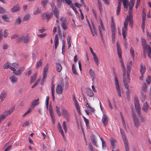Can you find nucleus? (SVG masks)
<instances>
[{
	"instance_id": "1",
	"label": "nucleus",
	"mask_w": 151,
	"mask_h": 151,
	"mask_svg": "<svg viewBox=\"0 0 151 151\" xmlns=\"http://www.w3.org/2000/svg\"><path fill=\"white\" fill-rule=\"evenodd\" d=\"M135 0H131L129 3V16H127L124 24V27L122 29V35L123 38L124 39L126 37L127 30V27L128 22H129V25L132 27L133 25V20L132 19L133 15L132 9L134 5Z\"/></svg>"
},
{
	"instance_id": "2",
	"label": "nucleus",
	"mask_w": 151,
	"mask_h": 151,
	"mask_svg": "<svg viewBox=\"0 0 151 151\" xmlns=\"http://www.w3.org/2000/svg\"><path fill=\"white\" fill-rule=\"evenodd\" d=\"M132 65V62L130 61L128 63L127 65V72L126 73V70L125 73L124 75L123 73V81L125 87L128 90H129V86L128 83H129V77L130 76V71L131 69V66Z\"/></svg>"
},
{
	"instance_id": "3",
	"label": "nucleus",
	"mask_w": 151,
	"mask_h": 151,
	"mask_svg": "<svg viewBox=\"0 0 151 151\" xmlns=\"http://www.w3.org/2000/svg\"><path fill=\"white\" fill-rule=\"evenodd\" d=\"M122 0H119L118 1L117 9L116 11V14L117 15L119 14L120 12ZM128 1L127 0H122L124 10L126 11L127 10L128 6H129V3L130 2V1L129 2H128Z\"/></svg>"
},
{
	"instance_id": "4",
	"label": "nucleus",
	"mask_w": 151,
	"mask_h": 151,
	"mask_svg": "<svg viewBox=\"0 0 151 151\" xmlns=\"http://www.w3.org/2000/svg\"><path fill=\"white\" fill-rule=\"evenodd\" d=\"M116 45L117 47V52L118 57L119 58V61L121 63V66L123 71V73L124 74L125 73V67L124 66V64L123 62V60L121 55V50L120 47L119 46V44L118 42L116 43Z\"/></svg>"
},
{
	"instance_id": "5",
	"label": "nucleus",
	"mask_w": 151,
	"mask_h": 151,
	"mask_svg": "<svg viewBox=\"0 0 151 151\" xmlns=\"http://www.w3.org/2000/svg\"><path fill=\"white\" fill-rule=\"evenodd\" d=\"M120 132L122 135L123 141L125 145V147L126 151H129V148L128 145L127 140L124 134V132L123 129H120Z\"/></svg>"
},
{
	"instance_id": "6",
	"label": "nucleus",
	"mask_w": 151,
	"mask_h": 151,
	"mask_svg": "<svg viewBox=\"0 0 151 151\" xmlns=\"http://www.w3.org/2000/svg\"><path fill=\"white\" fill-rule=\"evenodd\" d=\"M24 70L25 68L23 67L19 68L17 70H16L14 68H11V70L13 71V74L17 76H20L21 75Z\"/></svg>"
},
{
	"instance_id": "7",
	"label": "nucleus",
	"mask_w": 151,
	"mask_h": 151,
	"mask_svg": "<svg viewBox=\"0 0 151 151\" xmlns=\"http://www.w3.org/2000/svg\"><path fill=\"white\" fill-rule=\"evenodd\" d=\"M115 85L116 86V89L117 93L119 97H121V90L118 81L117 79V76L115 75Z\"/></svg>"
},
{
	"instance_id": "8",
	"label": "nucleus",
	"mask_w": 151,
	"mask_h": 151,
	"mask_svg": "<svg viewBox=\"0 0 151 151\" xmlns=\"http://www.w3.org/2000/svg\"><path fill=\"white\" fill-rule=\"evenodd\" d=\"M134 104L136 111L138 116H139L141 114V110L138 100L137 99H135Z\"/></svg>"
},
{
	"instance_id": "9",
	"label": "nucleus",
	"mask_w": 151,
	"mask_h": 151,
	"mask_svg": "<svg viewBox=\"0 0 151 151\" xmlns=\"http://www.w3.org/2000/svg\"><path fill=\"white\" fill-rule=\"evenodd\" d=\"M133 119L134 126L137 128H138L140 125L139 119L134 114L133 115Z\"/></svg>"
},
{
	"instance_id": "10",
	"label": "nucleus",
	"mask_w": 151,
	"mask_h": 151,
	"mask_svg": "<svg viewBox=\"0 0 151 151\" xmlns=\"http://www.w3.org/2000/svg\"><path fill=\"white\" fill-rule=\"evenodd\" d=\"M51 6L52 10L54 15L57 18H58L59 17V14L58 9L53 4L52 5L51 4Z\"/></svg>"
},
{
	"instance_id": "11",
	"label": "nucleus",
	"mask_w": 151,
	"mask_h": 151,
	"mask_svg": "<svg viewBox=\"0 0 151 151\" xmlns=\"http://www.w3.org/2000/svg\"><path fill=\"white\" fill-rule=\"evenodd\" d=\"M100 25L99 26V30L100 32V34L101 38L102 37L103 35V31L105 30V29L104 27V25L103 24L102 22L101 19L99 20Z\"/></svg>"
},
{
	"instance_id": "12",
	"label": "nucleus",
	"mask_w": 151,
	"mask_h": 151,
	"mask_svg": "<svg viewBox=\"0 0 151 151\" xmlns=\"http://www.w3.org/2000/svg\"><path fill=\"white\" fill-rule=\"evenodd\" d=\"M61 109L63 116L65 119H66L68 121L69 119V114L67 110L63 107H62Z\"/></svg>"
},
{
	"instance_id": "13",
	"label": "nucleus",
	"mask_w": 151,
	"mask_h": 151,
	"mask_svg": "<svg viewBox=\"0 0 151 151\" xmlns=\"http://www.w3.org/2000/svg\"><path fill=\"white\" fill-rule=\"evenodd\" d=\"M48 69V64H47L45 65L44 69L43 71V81L45 80V79L46 78Z\"/></svg>"
},
{
	"instance_id": "14",
	"label": "nucleus",
	"mask_w": 151,
	"mask_h": 151,
	"mask_svg": "<svg viewBox=\"0 0 151 151\" xmlns=\"http://www.w3.org/2000/svg\"><path fill=\"white\" fill-rule=\"evenodd\" d=\"M102 122L104 126H106L108 124V118L105 114H103V115L102 118Z\"/></svg>"
},
{
	"instance_id": "15",
	"label": "nucleus",
	"mask_w": 151,
	"mask_h": 151,
	"mask_svg": "<svg viewBox=\"0 0 151 151\" xmlns=\"http://www.w3.org/2000/svg\"><path fill=\"white\" fill-rule=\"evenodd\" d=\"M73 100L74 103V105L76 110L79 113H80V109L79 106L78 102L77 100L75 98L74 96H73Z\"/></svg>"
},
{
	"instance_id": "16",
	"label": "nucleus",
	"mask_w": 151,
	"mask_h": 151,
	"mask_svg": "<svg viewBox=\"0 0 151 151\" xmlns=\"http://www.w3.org/2000/svg\"><path fill=\"white\" fill-rule=\"evenodd\" d=\"M84 100H85V103H86V106L88 110L91 111V112H94L95 111L94 109L91 108V107L90 106L89 104L88 103V102L87 99L85 98H84Z\"/></svg>"
},
{
	"instance_id": "17",
	"label": "nucleus",
	"mask_w": 151,
	"mask_h": 151,
	"mask_svg": "<svg viewBox=\"0 0 151 151\" xmlns=\"http://www.w3.org/2000/svg\"><path fill=\"white\" fill-rule=\"evenodd\" d=\"M63 88L61 85L58 84L56 88V93L59 94H61L63 93Z\"/></svg>"
},
{
	"instance_id": "18",
	"label": "nucleus",
	"mask_w": 151,
	"mask_h": 151,
	"mask_svg": "<svg viewBox=\"0 0 151 151\" xmlns=\"http://www.w3.org/2000/svg\"><path fill=\"white\" fill-rule=\"evenodd\" d=\"M7 93L5 91H3L1 93L0 95V99L1 101H3L4 99L6 97Z\"/></svg>"
},
{
	"instance_id": "19",
	"label": "nucleus",
	"mask_w": 151,
	"mask_h": 151,
	"mask_svg": "<svg viewBox=\"0 0 151 151\" xmlns=\"http://www.w3.org/2000/svg\"><path fill=\"white\" fill-rule=\"evenodd\" d=\"M146 20V14L143 12L142 14V28L143 30H144L145 28V23Z\"/></svg>"
},
{
	"instance_id": "20",
	"label": "nucleus",
	"mask_w": 151,
	"mask_h": 151,
	"mask_svg": "<svg viewBox=\"0 0 151 151\" xmlns=\"http://www.w3.org/2000/svg\"><path fill=\"white\" fill-rule=\"evenodd\" d=\"M142 45L143 47V49L144 50H146L147 49V48H149V45H148L146 44V40L143 38L142 39Z\"/></svg>"
},
{
	"instance_id": "21",
	"label": "nucleus",
	"mask_w": 151,
	"mask_h": 151,
	"mask_svg": "<svg viewBox=\"0 0 151 151\" xmlns=\"http://www.w3.org/2000/svg\"><path fill=\"white\" fill-rule=\"evenodd\" d=\"M55 68L56 70L58 73H60L62 69L61 64L58 63H55Z\"/></svg>"
},
{
	"instance_id": "22",
	"label": "nucleus",
	"mask_w": 151,
	"mask_h": 151,
	"mask_svg": "<svg viewBox=\"0 0 151 151\" xmlns=\"http://www.w3.org/2000/svg\"><path fill=\"white\" fill-rule=\"evenodd\" d=\"M89 73L93 81H94L96 78V75L94 72L91 69H90L89 71Z\"/></svg>"
},
{
	"instance_id": "23",
	"label": "nucleus",
	"mask_w": 151,
	"mask_h": 151,
	"mask_svg": "<svg viewBox=\"0 0 151 151\" xmlns=\"http://www.w3.org/2000/svg\"><path fill=\"white\" fill-rule=\"evenodd\" d=\"M86 94L88 96L90 97H92L94 95V93L93 91L90 88H86Z\"/></svg>"
},
{
	"instance_id": "24",
	"label": "nucleus",
	"mask_w": 151,
	"mask_h": 151,
	"mask_svg": "<svg viewBox=\"0 0 151 151\" xmlns=\"http://www.w3.org/2000/svg\"><path fill=\"white\" fill-rule=\"evenodd\" d=\"M10 81L12 83H16L18 81V78L14 75L12 76L9 78Z\"/></svg>"
},
{
	"instance_id": "25",
	"label": "nucleus",
	"mask_w": 151,
	"mask_h": 151,
	"mask_svg": "<svg viewBox=\"0 0 151 151\" xmlns=\"http://www.w3.org/2000/svg\"><path fill=\"white\" fill-rule=\"evenodd\" d=\"M91 139L93 145L96 147H97L96 144V139L95 136L93 134H92L91 136Z\"/></svg>"
},
{
	"instance_id": "26",
	"label": "nucleus",
	"mask_w": 151,
	"mask_h": 151,
	"mask_svg": "<svg viewBox=\"0 0 151 151\" xmlns=\"http://www.w3.org/2000/svg\"><path fill=\"white\" fill-rule=\"evenodd\" d=\"M142 110L146 113H147L149 109V106L147 103L146 102L143 105L142 107Z\"/></svg>"
},
{
	"instance_id": "27",
	"label": "nucleus",
	"mask_w": 151,
	"mask_h": 151,
	"mask_svg": "<svg viewBox=\"0 0 151 151\" xmlns=\"http://www.w3.org/2000/svg\"><path fill=\"white\" fill-rule=\"evenodd\" d=\"M20 10V7L19 5H17L13 6L11 9V10L12 12H14Z\"/></svg>"
},
{
	"instance_id": "28",
	"label": "nucleus",
	"mask_w": 151,
	"mask_h": 151,
	"mask_svg": "<svg viewBox=\"0 0 151 151\" xmlns=\"http://www.w3.org/2000/svg\"><path fill=\"white\" fill-rule=\"evenodd\" d=\"M58 129H59V131L61 133V134L62 136L64 139H65V137L64 135L63 131L62 129L60 123H58Z\"/></svg>"
},
{
	"instance_id": "29",
	"label": "nucleus",
	"mask_w": 151,
	"mask_h": 151,
	"mask_svg": "<svg viewBox=\"0 0 151 151\" xmlns=\"http://www.w3.org/2000/svg\"><path fill=\"white\" fill-rule=\"evenodd\" d=\"M59 43V39L57 34L55 35L54 40L55 47V49H56Z\"/></svg>"
},
{
	"instance_id": "30",
	"label": "nucleus",
	"mask_w": 151,
	"mask_h": 151,
	"mask_svg": "<svg viewBox=\"0 0 151 151\" xmlns=\"http://www.w3.org/2000/svg\"><path fill=\"white\" fill-rule=\"evenodd\" d=\"M89 27L93 35L94 36L95 35H97V31L95 27L93 26L92 28L90 25Z\"/></svg>"
},
{
	"instance_id": "31",
	"label": "nucleus",
	"mask_w": 151,
	"mask_h": 151,
	"mask_svg": "<svg viewBox=\"0 0 151 151\" xmlns=\"http://www.w3.org/2000/svg\"><path fill=\"white\" fill-rule=\"evenodd\" d=\"M55 85L54 84H52L51 86V92H52V98L53 101H54L55 99Z\"/></svg>"
},
{
	"instance_id": "32",
	"label": "nucleus",
	"mask_w": 151,
	"mask_h": 151,
	"mask_svg": "<svg viewBox=\"0 0 151 151\" xmlns=\"http://www.w3.org/2000/svg\"><path fill=\"white\" fill-rule=\"evenodd\" d=\"M6 115L5 113L3 112L2 114L0 115V124L6 117Z\"/></svg>"
},
{
	"instance_id": "33",
	"label": "nucleus",
	"mask_w": 151,
	"mask_h": 151,
	"mask_svg": "<svg viewBox=\"0 0 151 151\" xmlns=\"http://www.w3.org/2000/svg\"><path fill=\"white\" fill-rule=\"evenodd\" d=\"M43 15L44 17H45L47 20H49L52 16V13L49 14L45 13L43 14Z\"/></svg>"
},
{
	"instance_id": "34",
	"label": "nucleus",
	"mask_w": 151,
	"mask_h": 151,
	"mask_svg": "<svg viewBox=\"0 0 151 151\" xmlns=\"http://www.w3.org/2000/svg\"><path fill=\"white\" fill-rule=\"evenodd\" d=\"M39 104V99H36L32 102L31 103V107L33 108L34 106H36Z\"/></svg>"
},
{
	"instance_id": "35",
	"label": "nucleus",
	"mask_w": 151,
	"mask_h": 151,
	"mask_svg": "<svg viewBox=\"0 0 151 151\" xmlns=\"http://www.w3.org/2000/svg\"><path fill=\"white\" fill-rule=\"evenodd\" d=\"M49 111L52 119V120H53V118L54 117V115L51 106H50L49 107Z\"/></svg>"
},
{
	"instance_id": "36",
	"label": "nucleus",
	"mask_w": 151,
	"mask_h": 151,
	"mask_svg": "<svg viewBox=\"0 0 151 151\" xmlns=\"http://www.w3.org/2000/svg\"><path fill=\"white\" fill-rule=\"evenodd\" d=\"M29 40V38L27 35H23V42L24 43L28 42Z\"/></svg>"
},
{
	"instance_id": "37",
	"label": "nucleus",
	"mask_w": 151,
	"mask_h": 151,
	"mask_svg": "<svg viewBox=\"0 0 151 151\" xmlns=\"http://www.w3.org/2000/svg\"><path fill=\"white\" fill-rule=\"evenodd\" d=\"M2 19L5 21L9 22L10 21L8 16L6 15H4L2 17Z\"/></svg>"
},
{
	"instance_id": "38",
	"label": "nucleus",
	"mask_w": 151,
	"mask_h": 151,
	"mask_svg": "<svg viewBox=\"0 0 151 151\" xmlns=\"http://www.w3.org/2000/svg\"><path fill=\"white\" fill-rule=\"evenodd\" d=\"M119 114H120V117H121V119H122V124H123L124 127V128H126V124H125V121H124V118L122 112H119Z\"/></svg>"
},
{
	"instance_id": "39",
	"label": "nucleus",
	"mask_w": 151,
	"mask_h": 151,
	"mask_svg": "<svg viewBox=\"0 0 151 151\" xmlns=\"http://www.w3.org/2000/svg\"><path fill=\"white\" fill-rule=\"evenodd\" d=\"M67 24L66 22L64 21H63L61 24V26L64 30H65L67 28Z\"/></svg>"
},
{
	"instance_id": "40",
	"label": "nucleus",
	"mask_w": 151,
	"mask_h": 151,
	"mask_svg": "<svg viewBox=\"0 0 151 151\" xmlns=\"http://www.w3.org/2000/svg\"><path fill=\"white\" fill-rule=\"evenodd\" d=\"M146 69L145 66L142 64H141L140 66V72L142 75H143Z\"/></svg>"
},
{
	"instance_id": "41",
	"label": "nucleus",
	"mask_w": 151,
	"mask_h": 151,
	"mask_svg": "<svg viewBox=\"0 0 151 151\" xmlns=\"http://www.w3.org/2000/svg\"><path fill=\"white\" fill-rule=\"evenodd\" d=\"M11 64H10V65H9V63H7L4 65L3 66V68L5 69L9 68L11 70V68H13V67L11 66Z\"/></svg>"
},
{
	"instance_id": "42",
	"label": "nucleus",
	"mask_w": 151,
	"mask_h": 151,
	"mask_svg": "<svg viewBox=\"0 0 151 151\" xmlns=\"http://www.w3.org/2000/svg\"><path fill=\"white\" fill-rule=\"evenodd\" d=\"M37 75L36 74H35L33 75L31 77V79L30 80V83H32L35 81L36 79Z\"/></svg>"
},
{
	"instance_id": "43",
	"label": "nucleus",
	"mask_w": 151,
	"mask_h": 151,
	"mask_svg": "<svg viewBox=\"0 0 151 151\" xmlns=\"http://www.w3.org/2000/svg\"><path fill=\"white\" fill-rule=\"evenodd\" d=\"M93 59L96 65L98 66L99 65V59L96 55L93 56Z\"/></svg>"
},
{
	"instance_id": "44",
	"label": "nucleus",
	"mask_w": 151,
	"mask_h": 151,
	"mask_svg": "<svg viewBox=\"0 0 151 151\" xmlns=\"http://www.w3.org/2000/svg\"><path fill=\"white\" fill-rule=\"evenodd\" d=\"M97 1L99 9L100 12H102V5L101 0H97Z\"/></svg>"
},
{
	"instance_id": "45",
	"label": "nucleus",
	"mask_w": 151,
	"mask_h": 151,
	"mask_svg": "<svg viewBox=\"0 0 151 151\" xmlns=\"http://www.w3.org/2000/svg\"><path fill=\"white\" fill-rule=\"evenodd\" d=\"M21 22V19L20 17L17 18L15 20L14 25H19L20 24Z\"/></svg>"
},
{
	"instance_id": "46",
	"label": "nucleus",
	"mask_w": 151,
	"mask_h": 151,
	"mask_svg": "<svg viewBox=\"0 0 151 151\" xmlns=\"http://www.w3.org/2000/svg\"><path fill=\"white\" fill-rule=\"evenodd\" d=\"M71 38L69 36H68L67 38V41L68 44V48L69 49L71 47Z\"/></svg>"
},
{
	"instance_id": "47",
	"label": "nucleus",
	"mask_w": 151,
	"mask_h": 151,
	"mask_svg": "<svg viewBox=\"0 0 151 151\" xmlns=\"http://www.w3.org/2000/svg\"><path fill=\"white\" fill-rule=\"evenodd\" d=\"M14 109L13 108H11L9 110H6L5 111L4 113H5L6 114V116H7L8 114H10L12 113L13 112Z\"/></svg>"
},
{
	"instance_id": "48",
	"label": "nucleus",
	"mask_w": 151,
	"mask_h": 151,
	"mask_svg": "<svg viewBox=\"0 0 151 151\" xmlns=\"http://www.w3.org/2000/svg\"><path fill=\"white\" fill-rule=\"evenodd\" d=\"M64 1H65V3L69 5L70 7H72L73 5V4L71 0H64Z\"/></svg>"
},
{
	"instance_id": "49",
	"label": "nucleus",
	"mask_w": 151,
	"mask_h": 151,
	"mask_svg": "<svg viewBox=\"0 0 151 151\" xmlns=\"http://www.w3.org/2000/svg\"><path fill=\"white\" fill-rule=\"evenodd\" d=\"M115 31L112 32V40L113 43H114L115 41Z\"/></svg>"
},
{
	"instance_id": "50",
	"label": "nucleus",
	"mask_w": 151,
	"mask_h": 151,
	"mask_svg": "<svg viewBox=\"0 0 151 151\" xmlns=\"http://www.w3.org/2000/svg\"><path fill=\"white\" fill-rule=\"evenodd\" d=\"M30 17V15L29 14L26 15L23 19V21H28Z\"/></svg>"
},
{
	"instance_id": "51",
	"label": "nucleus",
	"mask_w": 151,
	"mask_h": 151,
	"mask_svg": "<svg viewBox=\"0 0 151 151\" xmlns=\"http://www.w3.org/2000/svg\"><path fill=\"white\" fill-rule=\"evenodd\" d=\"M72 71L74 74L76 75H78V73L76 71V69L75 68V65L74 64H72Z\"/></svg>"
},
{
	"instance_id": "52",
	"label": "nucleus",
	"mask_w": 151,
	"mask_h": 151,
	"mask_svg": "<svg viewBox=\"0 0 151 151\" xmlns=\"http://www.w3.org/2000/svg\"><path fill=\"white\" fill-rule=\"evenodd\" d=\"M148 47L149 48H147L148 50L147 51L148 56L151 59V48L150 46Z\"/></svg>"
},
{
	"instance_id": "53",
	"label": "nucleus",
	"mask_w": 151,
	"mask_h": 151,
	"mask_svg": "<svg viewBox=\"0 0 151 151\" xmlns=\"http://www.w3.org/2000/svg\"><path fill=\"white\" fill-rule=\"evenodd\" d=\"M63 127L64 130H65V133L67 132V128L66 123L65 122H63Z\"/></svg>"
},
{
	"instance_id": "54",
	"label": "nucleus",
	"mask_w": 151,
	"mask_h": 151,
	"mask_svg": "<svg viewBox=\"0 0 151 151\" xmlns=\"http://www.w3.org/2000/svg\"><path fill=\"white\" fill-rule=\"evenodd\" d=\"M147 88V86L145 83H143L142 85V91H145Z\"/></svg>"
},
{
	"instance_id": "55",
	"label": "nucleus",
	"mask_w": 151,
	"mask_h": 151,
	"mask_svg": "<svg viewBox=\"0 0 151 151\" xmlns=\"http://www.w3.org/2000/svg\"><path fill=\"white\" fill-rule=\"evenodd\" d=\"M146 81L148 85L150 84L151 82V78L149 76H147L146 79Z\"/></svg>"
},
{
	"instance_id": "56",
	"label": "nucleus",
	"mask_w": 151,
	"mask_h": 151,
	"mask_svg": "<svg viewBox=\"0 0 151 151\" xmlns=\"http://www.w3.org/2000/svg\"><path fill=\"white\" fill-rule=\"evenodd\" d=\"M42 65V62L41 60L37 62L36 63V68H37L40 67Z\"/></svg>"
},
{
	"instance_id": "57",
	"label": "nucleus",
	"mask_w": 151,
	"mask_h": 151,
	"mask_svg": "<svg viewBox=\"0 0 151 151\" xmlns=\"http://www.w3.org/2000/svg\"><path fill=\"white\" fill-rule=\"evenodd\" d=\"M11 66L13 67L14 68H17L19 67V65L17 63H12L11 65Z\"/></svg>"
},
{
	"instance_id": "58",
	"label": "nucleus",
	"mask_w": 151,
	"mask_h": 151,
	"mask_svg": "<svg viewBox=\"0 0 151 151\" xmlns=\"http://www.w3.org/2000/svg\"><path fill=\"white\" fill-rule=\"evenodd\" d=\"M60 108L57 106H56V111L58 116H61V114L60 112Z\"/></svg>"
},
{
	"instance_id": "59",
	"label": "nucleus",
	"mask_w": 151,
	"mask_h": 151,
	"mask_svg": "<svg viewBox=\"0 0 151 151\" xmlns=\"http://www.w3.org/2000/svg\"><path fill=\"white\" fill-rule=\"evenodd\" d=\"M139 116L140 118V121L141 123H143L145 122V118L141 116V114Z\"/></svg>"
},
{
	"instance_id": "60",
	"label": "nucleus",
	"mask_w": 151,
	"mask_h": 151,
	"mask_svg": "<svg viewBox=\"0 0 151 151\" xmlns=\"http://www.w3.org/2000/svg\"><path fill=\"white\" fill-rule=\"evenodd\" d=\"M110 140L111 142V143L112 147H114V143L116 141L113 138H111L110 139Z\"/></svg>"
},
{
	"instance_id": "61",
	"label": "nucleus",
	"mask_w": 151,
	"mask_h": 151,
	"mask_svg": "<svg viewBox=\"0 0 151 151\" xmlns=\"http://www.w3.org/2000/svg\"><path fill=\"white\" fill-rule=\"evenodd\" d=\"M130 53L132 57L133 58H134V51L133 48L131 47L130 49Z\"/></svg>"
},
{
	"instance_id": "62",
	"label": "nucleus",
	"mask_w": 151,
	"mask_h": 151,
	"mask_svg": "<svg viewBox=\"0 0 151 151\" xmlns=\"http://www.w3.org/2000/svg\"><path fill=\"white\" fill-rule=\"evenodd\" d=\"M111 27L112 32L115 31V26L114 22L111 23Z\"/></svg>"
},
{
	"instance_id": "63",
	"label": "nucleus",
	"mask_w": 151,
	"mask_h": 151,
	"mask_svg": "<svg viewBox=\"0 0 151 151\" xmlns=\"http://www.w3.org/2000/svg\"><path fill=\"white\" fill-rule=\"evenodd\" d=\"M58 2V7H60L63 2L64 1V0H57Z\"/></svg>"
},
{
	"instance_id": "64",
	"label": "nucleus",
	"mask_w": 151,
	"mask_h": 151,
	"mask_svg": "<svg viewBox=\"0 0 151 151\" xmlns=\"http://www.w3.org/2000/svg\"><path fill=\"white\" fill-rule=\"evenodd\" d=\"M146 96L145 95L141 93V94L140 96V99L142 101H144L145 99Z\"/></svg>"
}]
</instances>
